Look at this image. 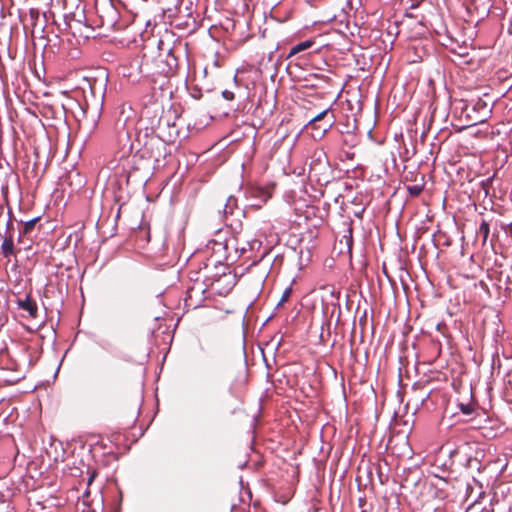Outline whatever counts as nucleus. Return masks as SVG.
<instances>
[{
    "mask_svg": "<svg viewBox=\"0 0 512 512\" xmlns=\"http://www.w3.org/2000/svg\"><path fill=\"white\" fill-rule=\"evenodd\" d=\"M257 193L259 194V196L263 197L264 201H266L270 197V195L267 192H265L263 189H258Z\"/></svg>",
    "mask_w": 512,
    "mask_h": 512,
    "instance_id": "nucleus-12",
    "label": "nucleus"
},
{
    "mask_svg": "<svg viewBox=\"0 0 512 512\" xmlns=\"http://www.w3.org/2000/svg\"><path fill=\"white\" fill-rule=\"evenodd\" d=\"M314 44L311 40H306L304 42L298 43L297 45L293 46L289 52L288 57H291L293 55H296L299 52H302L306 49H309Z\"/></svg>",
    "mask_w": 512,
    "mask_h": 512,
    "instance_id": "nucleus-6",
    "label": "nucleus"
},
{
    "mask_svg": "<svg viewBox=\"0 0 512 512\" xmlns=\"http://www.w3.org/2000/svg\"><path fill=\"white\" fill-rule=\"evenodd\" d=\"M364 503H365V500H364L363 498H360V499H359V505H360V506H363V505H364Z\"/></svg>",
    "mask_w": 512,
    "mask_h": 512,
    "instance_id": "nucleus-15",
    "label": "nucleus"
},
{
    "mask_svg": "<svg viewBox=\"0 0 512 512\" xmlns=\"http://www.w3.org/2000/svg\"><path fill=\"white\" fill-rule=\"evenodd\" d=\"M17 304L20 309L27 311L30 317H37V303L30 295H26L24 299H18Z\"/></svg>",
    "mask_w": 512,
    "mask_h": 512,
    "instance_id": "nucleus-4",
    "label": "nucleus"
},
{
    "mask_svg": "<svg viewBox=\"0 0 512 512\" xmlns=\"http://www.w3.org/2000/svg\"><path fill=\"white\" fill-rule=\"evenodd\" d=\"M423 189H424V186L420 185V184L407 186V191L409 192L410 196H412V197L419 196L421 194V192L423 191Z\"/></svg>",
    "mask_w": 512,
    "mask_h": 512,
    "instance_id": "nucleus-8",
    "label": "nucleus"
},
{
    "mask_svg": "<svg viewBox=\"0 0 512 512\" xmlns=\"http://www.w3.org/2000/svg\"><path fill=\"white\" fill-rule=\"evenodd\" d=\"M93 478H94V474H92V475L90 476L89 481H88V483H89V484L93 481Z\"/></svg>",
    "mask_w": 512,
    "mask_h": 512,
    "instance_id": "nucleus-16",
    "label": "nucleus"
},
{
    "mask_svg": "<svg viewBox=\"0 0 512 512\" xmlns=\"http://www.w3.org/2000/svg\"><path fill=\"white\" fill-rule=\"evenodd\" d=\"M1 252L3 256L7 259L15 255V246L12 235L4 237L1 245Z\"/></svg>",
    "mask_w": 512,
    "mask_h": 512,
    "instance_id": "nucleus-5",
    "label": "nucleus"
},
{
    "mask_svg": "<svg viewBox=\"0 0 512 512\" xmlns=\"http://www.w3.org/2000/svg\"><path fill=\"white\" fill-rule=\"evenodd\" d=\"M39 217L33 218L27 222H25L21 235H28L31 233V231L34 229L35 225L39 221Z\"/></svg>",
    "mask_w": 512,
    "mask_h": 512,
    "instance_id": "nucleus-7",
    "label": "nucleus"
},
{
    "mask_svg": "<svg viewBox=\"0 0 512 512\" xmlns=\"http://www.w3.org/2000/svg\"><path fill=\"white\" fill-rule=\"evenodd\" d=\"M460 409L465 415H470L473 412V408L469 404H460Z\"/></svg>",
    "mask_w": 512,
    "mask_h": 512,
    "instance_id": "nucleus-10",
    "label": "nucleus"
},
{
    "mask_svg": "<svg viewBox=\"0 0 512 512\" xmlns=\"http://www.w3.org/2000/svg\"><path fill=\"white\" fill-rule=\"evenodd\" d=\"M222 96L224 99L228 100V101H231L234 99V93L232 91H229V90H224L222 92Z\"/></svg>",
    "mask_w": 512,
    "mask_h": 512,
    "instance_id": "nucleus-11",
    "label": "nucleus"
},
{
    "mask_svg": "<svg viewBox=\"0 0 512 512\" xmlns=\"http://www.w3.org/2000/svg\"><path fill=\"white\" fill-rule=\"evenodd\" d=\"M101 27L106 28L108 30L117 31L122 28L119 23L120 14L116 7L113 4H108L102 9L101 14L99 15Z\"/></svg>",
    "mask_w": 512,
    "mask_h": 512,
    "instance_id": "nucleus-3",
    "label": "nucleus"
},
{
    "mask_svg": "<svg viewBox=\"0 0 512 512\" xmlns=\"http://www.w3.org/2000/svg\"><path fill=\"white\" fill-rule=\"evenodd\" d=\"M489 232H490L489 223L487 221L483 220L479 227V233L483 236V243H485L487 241Z\"/></svg>",
    "mask_w": 512,
    "mask_h": 512,
    "instance_id": "nucleus-9",
    "label": "nucleus"
},
{
    "mask_svg": "<svg viewBox=\"0 0 512 512\" xmlns=\"http://www.w3.org/2000/svg\"><path fill=\"white\" fill-rule=\"evenodd\" d=\"M290 293H291L290 289L285 290L282 295L281 302L286 301L288 299V297L290 296Z\"/></svg>",
    "mask_w": 512,
    "mask_h": 512,
    "instance_id": "nucleus-13",
    "label": "nucleus"
},
{
    "mask_svg": "<svg viewBox=\"0 0 512 512\" xmlns=\"http://www.w3.org/2000/svg\"><path fill=\"white\" fill-rule=\"evenodd\" d=\"M177 67V58L172 48L163 40L146 44L141 57L140 71L153 78L171 76Z\"/></svg>",
    "mask_w": 512,
    "mask_h": 512,
    "instance_id": "nucleus-1",
    "label": "nucleus"
},
{
    "mask_svg": "<svg viewBox=\"0 0 512 512\" xmlns=\"http://www.w3.org/2000/svg\"><path fill=\"white\" fill-rule=\"evenodd\" d=\"M315 77L320 78V79H322V80H324V81H328V80H329V77H327V76H323V75L315 74Z\"/></svg>",
    "mask_w": 512,
    "mask_h": 512,
    "instance_id": "nucleus-14",
    "label": "nucleus"
},
{
    "mask_svg": "<svg viewBox=\"0 0 512 512\" xmlns=\"http://www.w3.org/2000/svg\"><path fill=\"white\" fill-rule=\"evenodd\" d=\"M335 121V115L331 113V108L329 107L312 117L307 127L312 131H316L314 137L318 136L321 138L333 127Z\"/></svg>",
    "mask_w": 512,
    "mask_h": 512,
    "instance_id": "nucleus-2",
    "label": "nucleus"
}]
</instances>
